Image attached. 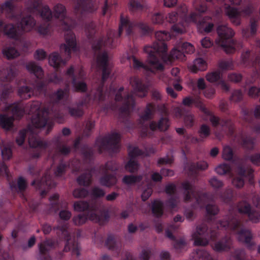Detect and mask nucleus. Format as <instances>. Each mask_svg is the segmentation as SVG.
<instances>
[{"label": "nucleus", "instance_id": "1", "mask_svg": "<svg viewBox=\"0 0 260 260\" xmlns=\"http://www.w3.org/2000/svg\"><path fill=\"white\" fill-rule=\"evenodd\" d=\"M115 32L112 30L108 31L106 37H102L94 42L92 47L95 52V54H98L96 56V67L98 69L102 70V83L95 91H92V93L89 96L87 95L84 99L81 100L78 103L70 106L68 108L70 114L75 117H81L84 111L83 107L87 106L90 103L91 100L93 101L102 102L105 100L106 93H103V87L104 81L107 80L111 73V66L108 62V56L106 52L102 53H99V51L103 47L111 48L115 46Z\"/></svg>", "mask_w": 260, "mask_h": 260}, {"label": "nucleus", "instance_id": "2", "mask_svg": "<svg viewBox=\"0 0 260 260\" xmlns=\"http://www.w3.org/2000/svg\"><path fill=\"white\" fill-rule=\"evenodd\" d=\"M27 108H29L28 114L33 115L31 118L32 125L28 127L29 132L28 143L31 147L38 149L37 152L34 153L32 157H38L42 151L48 147V143L42 141L39 137L37 135V129H41L46 126L47 130L46 134H48L51 129L53 124L51 122L48 121L50 110L47 108L41 110V103L39 102H33L27 106L26 111Z\"/></svg>", "mask_w": 260, "mask_h": 260}, {"label": "nucleus", "instance_id": "3", "mask_svg": "<svg viewBox=\"0 0 260 260\" xmlns=\"http://www.w3.org/2000/svg\"><path fill=\"white\" fill-rule=\"evenodd\" d=\"M156 41L154 43L152 46H147L144 48V51L148 54L147 63L145 64L138 60L134 56H127V60L130 63H132L135 69H143L147 71L154 72L155 71H162L164 66L157 56H161L163 59H166V51L167 46L165 41L170 39V36L166 31H158L155 33Z\"/></svg>", "mask_w": 260, "mask_h": 260}, {"label": "nucleus", "instance_id": "4", "mask_svg": "<svg viewBox=\"0 0 260 260\" xmlns=\"http://www.w3.org/2000/svg\"><path fill=\"white\" fill-rule=\"evenodd\" d=\"M155 109L154 105L152 104L147 105L144 112L141 115L139 119V124L142 127L141 135L144 137L149 135V130L154 131L159 129L160 131H165L170 126V121L168 117H161L158 123L152 121L148 124V121L151 118L153 111Z\"/></svg>", "mask_w": 260, "mask_h": 260}, {"label": "nucleus", "instance_id": "5", "mask_svg": "<svg viewBox=\"0 0 260 260\" xmlns=\"http://www.w3.org/2000/svg\"><path fill=\"white\" fill-rule=\"evenodd\" d=\"M182 103L184 105L188 107H190L193 104H194L195 106L199 108L205 115L209 116V120L213 127L220 126L224 133L228 132L230 135L233 134L235 128L232 120L228 118L220 119L213 115L198 98L186 97L183 100Z\"/></svg>", "mask_w": 260, "mask_h": 260}, {"label": "nucleus", "instance_id": "6", "mask_svg": "<svg viewBox=\"0 0 260 260\" xmlns=\"http://www.w3.org/2000/svg\"><path fill=\"white\" fill-rule=\"evenodd\" d=\"M74 210L82 212L87 210L89 220L104 224L109 218L108 211L101 209L100 204L95 201L88 203L84 201H76L73 205Z\"/></svg>", "mask_w": 260, "mask_h": 260}, {"label": "nucleus", "instance_id": "7", "mask_svg": "<svg viewBox=\"0 0 260 260\" xmlns=\"http://www.w3.org/2000/svg\"><path fill=\"white\" fill-rule=\"evenodd\" d=\"M52 12L47 5L42 7L40 11V15L43 20L50 21L53 16L58 21V25L60 29L67 31L66 32L71 31L72 26L68 23L69 19L67 16V10L66 7L62 4L57 3L54 5Z\"/></svg>", "mask_w": 260, "mask_h": 260}, {"label": "nucleus", "instance_id": "8", "mask_svg": "<svg viewBox=\"0 0 260 260\" xmlns=\"http://www.w3.org/2000/svg\"><path fill=\"white\" fill-rule=\"evenodd\" d=\"M218 229H230L237 235L239 241L245 243L249 247L252 246L251 240L252 234L248 230L241 227V221L237 216L229 217L226 221H220L217 225Z\"/></svg>", "mask_w": 260, "mask_h": 260}, {"label": "nucleus", "instance_id": "9", "mask_svg": "<svg viewBox=\"0 0 260 260\" xmlns=\"http://www.w3.org/2000/svg\"><path fill=\"white\" fill-rule=\"evenodd\" d=\"M218 235L217 232L209 229L206 224L203 223L196 226L192 233L191 237L194 245L205 246L209 244L210 240H215Z\"/></svg>", "mask_w": 260, "mask_h": 260}, {"label": "nucleus", "instance_id": "10", "mask_svg": "<svg viewBox=\"0 0 260 260\" xmlns=\"http://www.w3.org/2000/svg\"><path fill=\"white\" fill-rule=\"evenodd\" d=\"M217 32L219 38L216 40L215 42L220 46L226 53L230 54L234 52L235 47L237 48L243 47L242 42L237 44L233 43L231 45H227L226 40L232 38L234 36L235 32L231 28L228 27L226 25H219L217 28Z\"/></svg>", "mask_w": 260, "mask_h": 260}, {"label": "nucleus", "instance_id": "11", "mask_svg": "<svg viewBox=\"0 0 260 260\" xmlns=\"http://www.w3.org/2000/svg\"><path fill=\"white\" fill-rule=\"evenodd\" d=\"M182 187L184 190V199L185 202L192 201L193 199L196 200L193 208H202L208 202L207 194L197 192L195 187L188 181L183 182Z\"/></svg>", "mask_w": 260, "mask_h": 260}, {"label": "nucleus", "instance_id": "12", "mask_svg": "<svg viewBox=\"0 0 260 260\" xmlns=\"http://www.w3.org/2000/svg\"><path fill=\"white\" fill-rule=\"evenodd\" d=\"M120 135L117 133L113 132L98 139L96 141V145L98 147L100 152L104 150L116 152L120 147Z\"/></svg>", "mask_w": 260, "mask_h": 260}, {"label": "nucleus", "instance_id": "13", "mask_svg": "<svg viewBox=\"0 0 260 260\" xmlns=\"http://www.w3.org/2000/svg\"><path fill=\"white\" fill-rule=\"evenodd\" d=\"M68 224H64L62 226L58 225L54 228V230H58L61 233L62 236L67 240V243L64 248V251H71L73 254L78 256L80 255V247L75 239H72L67 229Z\"/></svg>", "mask_w": 260, "mask_h": 260}, {"label": "nucleus", "instance_id": "14", "mask_svg": "<svg viewBox=\"0 0 260 260\" xmlns=\"http://www.w3.org/2000/svg\"><path fill=\"white\" fill-rule=\"evenodd\" d=\"M123 87H120L115 95L116 101H121L122 106L120 108L121 114L127 115L132 111L135 106V102L134 96L132 94L127 93L123 97L121 92L123 90Z\"/></svg>", "mask_w": 260, "mask_h": 260}, {"label": "nucleus", "instance_id": "15", "mask_svg": "<svg viewBox=\"0 0 260 260\" xmlns=\"http://www.w3.org/2000/svg\"><path fill=\"white\" fill-rule=\"evenodd\" d=\"M137 26L142 30L144 34L149 33L151 31V28L145 23L140 22L136 24L134 22H131L126 18H124L123 16H121L120 24L119 27V32L118 36H120L123 28L126 29V32L127 35H129L134 27Z\"/></svg>", "mask_w": 260, "mask_h": 260}, {"label": "nucleus", "instance_id": "16", "mask_svg": "<svg viewBox=\"0 0 260 260\" xmlns=\"http://www.w3.org/2000/svg\"><path fill=\"white\" fill-rule=\"evenodd\" d=\"M51 142L55 147L53 154L49 152V155L52 156L53 162H55L57 158H60L61 155H66L70 152L71 147L64 143L60 134L54 137Z\"/></svg>", "mask_w": 260, "mask_h": 260}, {"label": "nucleus", "instance_id": "17", "mask_svg": "<svg viewBox=\"0 0 260 260\" xmlns=\"http://www.w3.org/2000/svg\"><path fill=\"white\" fill-rule=\"evenodd\" d=\"M98 9L95 0H77L74 12L81 16L92 13Z\"/></svg>", "mask_w": 260, "mask_h": 260}, {"label": "nucleus", "instance_id": "18", "mask_svg": "<svg viewBox=\"0 0 260 260\" xmlns=\"http://www.w3.org/2000/svg\"><path fill=\"white\" fill-rule=\"evenodd\" d=\"M253 170L248 167L244 162L240 164L236 170L238 176L234 177L232 180V184L237 188H242L244 185L243 177L248 176L250 177L253 172Z\"/></svg>", "mask_w": 260, "mask_h": 260}, {"label": "nucleus", "instance_id": "19", "mask_svg": "<svg viewBox=\"0 0 260 260\" xmlns=\"http://www.w3.org/2000/svg\"><path fill=\"white\" fill-rule=\"evenodd\" d=\"M64 38L66 43L60 45V49L68 55V58H70L72 51L75 52L77 50L76 40L75 35L72 31L66 32ZM64 60L67 61L69 58Z\"/></svg>", "mask_w": 260, "mask_h": 260}, {"label": "nucleus", "instance_id": "20", "mask_svg": "<svg viewBox=\"0 0 260 260\" xmlns=\"http://www.w3.org/2000/svg\"><path fill=\"white\" fill-rule=\"evenodd\" d=\"M166 19L169 23H174L171 27V30L173 32L176 34H183L185 31V26L178 13L173 12L169 13Z\"/></svg>", "mask_w": 260, "mask_h": 260}, {"label": "nucleus", "instance_id": "21", "mask_svg": "<svg viewBox=\"0 0 260 260\" xmlns=\"http://www.w3.org/2000/svg\"><path fill=\"white\" fill-rule=\"evenodd\" d=\"M239 213L247 214L249 219L253 222L259 221L260 213L254 210H251L249 204L246 202H240L237 207Z\"/></svg>", "mask_w": 260, "mask_h": 260}, {"label": "nucleus", "instance_id": "22", "mask_svg": "<svg viewBox=\"0 0 260 260\" xmlns=\"http://www.w3.org/2000/svg\"><path fill=\"white\" fill-rule=\"evenodd\" d=\"M129 83L133 88L134 92L140 98L145 96L148 92L147 86L143 83L138 77L134 76L129 79Z\"/></svg>", "mask_w": 260, "mask_h": 260}, {"label": "nucleus", "instance_id": "23", "mask_svg": "<svg viewBox=\"0 0 260 260\" xmlns=\"http://www.w3.org/2000/svg\"><path fill=\"white\" fill-rule=\"evenodd\" d=\"M166 193L171 196L170 198L166 202V205L171 209L175 208L179 202L178 195L176 193V187L174 184H169L166 186Z\"/></svg>", "mask_w": 260, "mask_h": 260}, {"label": "nucleus", "instance_id": "24", "mask_svg": "<svg viewBox=\"0 0 260 260\" xmlns=\"http://www.w3.org/2000/svg\"><path fill=\"white\" fill-rule=\"evenodd\" d=\"M36 25V21L33 17L30 15L23 16L18 24L21 31L28 32L31 31Z\"/></svg>", "mask_w": 260, "mask_h": 260}, {"label": "nucleus", "instance_id": "25", "mask_svg": "<svg viewBox=\"0 0 260 260\" xmlns=\"http://www.w3.org/2000/svg\"><path fill=\"white\" fill-rule=\"evenodd\" d=\"M211 19V18L208 16L201 18V16L199 14L193 12L190 14L187 20L189 22L195 23L197 24L199 32L203 33V27H204L208 23L207 21Z\"/></svg>", "mask_w": 260, "mask_h": 260}, {"label": "nucleus", "instance_id": "26", "mask_svg": "<svg viewBox=\"0 0 260 260\" xmlns=\"http://www.w3.org/2000/svg\"><path fill=\"white\" fill-rule=\"evenodd\" d=\"M66 75L72 78L73 87L76 91L85 92L87 90L86 84L82 81H78L74 75V68L71 67L67 71Z\"/></svg>", "mask_w": 260, "mask_h": 260}, {"label": "nucleus", "instance_id": "27", "mask_svg": "<svg viewBox=\"0 0 260 260\" xmlns=\"http://www.w3.org/2000/svg\"><path fill=\"white\" fill-rule=\"evenodd\" d=\"M105 245L110 250L117 253V255L120 252L122 245L120 241L117 240L112 235H109L105 242Z\"/></svg>", "mask_w": 260, "mask_h": 260}, {"label": "nucleus", "instance_id": "28", "mask_svg": "<svg viewBox=\"0 0 260 260\" xmlns=\"http://www.w3.org/2000/svg\"><path fill=\"white\" fill-rule=\"evenodd\" d=\"M225 13L233 24L236 26L240 25V12L237 9L228 6L225 7Z\"/></svg>", "mask_w": 260, "mask_h": 260}, {"label": "nucleus", "instance_id": "29", "mask_svg": "<svg viewBox=\"0 0 260 260\" xmlns=\"http://www.w3.org/2000/svg\"><path fill=\"white\" fill-rule=\"evenodd\" d=\"M232 241L230 237L226 236L215 243L213 247L214 250L217 252L226 251L231 248Z\"/></svg>", "mask_w": 260, "mask_h": 260}, {"label": "nucleus", "instance_id": "30", "mask_svg": "<svg viewBox=\"0 0 260 260\" xmlns=\"http://www.w3.org/2000/svg\"><path fill=\"white\" fill-rule=\"evenodd\" d=\"M3 24L4 22H3ZM4 28L5 34L10 38L13 39L15 41H18L21 40V35L19 32L15 27L12 24H8L3 25L2 29Z\"/></svg>", "mask_w": 260, "mask_h": 260}, {"label": "nucleus", "instance_id": "31", "mask_svg": "<svg viewBox=\"0 0 260 260\" xmlns=\"http://www.w3.org/2000/svg\"><path fill=\"white\" fill-rule=\"evenodd\" d=\"M35 184H36V188L38 189L43 188L46 186L49 188H51L54 186V183L51 180L50 174L48 172L45 173L41 180L37 181H33L31 185H34Z\"/></svg>", "mask_w": 260, "mask_h": 260}, {"label": "nucleus", "instance_id": "32", "mask_svg": "<svg viewBox=\"0 0 260 260\" xmlns=\"http://www.w3.org/2000/svg\"><path fill=\"white\" fill-rule=\"evenodd\" d=\"M66 62L67 60H63L57 52H53L49 56V63L54 68H59L65 65Z\"/></svg>", "mask_w": 260, "mask_h": 260}, {"label": "nucleus", "instance_id": "33", "mask_svg": "<svg viewBox=\"0 0 260 260\" xmlns=\"http://www.w3.org/2000/svg\"><path fill=\"white\" fill-rule=\"evenodd\" d=\"M167 50L166 51V55L165 56L166 57V59H163L161 55L157 56V58L159 59L160 61V58H161V59L164 61H167V60L171 61L172 60L175 59H179L181 60H183L184 59L185 55L180 50L174 48L172 50L169 55L167 54Z\"/></svg>", "mask_w": 260, "mask_h": 260}, {"label": "nucleus", "instance_id": "34", "mask_svg": "<svg viewBox=\"0 0 260 260\" xmlns=\"http://www.w3.org/2000/svg\"><path fill=\"white\" fill-rule=\"evenodd\" d=\"M103 174L104 175L100 179V183L102 185L110 187L116 184L117 179L115 174Z\"/></svg>", "mask_w": 260, "mask_h": 260}, {"label": "nucleus", "instance_id": "35", "mask_svg": "<svg viewBox=\"0 0 260 260\" xmlns=\"http://www.w3.org/2000/svg\"><path fill=\"white\" fill-rule=\"evenodd\" d=\"M68 86L63 89H59L51 95V100L54 103H58L60 100L68 98L69 93V83Z\"/></svg>", "mask_w": 260, "mask_h": 260}, {"label": "nucleus", "instance_id": "36", "mask_svg": "<svg viewBox=\"0 0 260 260\" xmlns=\"http://www.w3.org/2000/svg\"><path fill=\"white\" fill-rule=\"evenodd\" d=\"M56 243L51 239H48L41 242L39 245V251L41 255L46 254L50 250L55 248Z\"/></svg>", "mask_w": 260, "mask_h": 260}, {"label": "nucleus", "instance_id": "37", "mask_svg": "<svg viewBox=\"0 0 260 260\" xmlns=\"http://www.w3.org/2000/svg\"><path fill=\"white\" fill-rule=\"evenodd\" d=\"M207 65L206 61L201 58L196 59L192 65L189 66L190 70L193 73L198 71H204L207 69Z\"/></svg>", "mask_w": 260, "mask_h": 260}, {"label": "nucleus", "instance_id": "38", "mask_svg": "<svg viewBox=\"0 0 260 260\" xmlns=\"http://www.w3.org/2000/svg\"><path fill=\"white\" fill-rule=\"evenodd\" d=\"M28 71L34 74L38 79L42 78L43 73L42 69L34 62H30L26 64Z\"/></svg>", "mask_w": 260, "mask_h": 260}, {"label": "nucleus", "instance_id": "39", "mask_svg": "<svg viewBox=\"0 0 260 260\" xmlns=\"http://www.w3.org/2000/svg\"><path fill=\"white\" fill-rule=\"evenodd\" d=\"M92 172V169L87 170L79 176L77 179L78 183L80 185L88 186L91 182Z\"/></svg>", "mask_w": 260, "mask_h": 260}, {"label": "nucleus", "instance_id": "40", "mask_svg": "<svg viewBox=\"0 0 260 260\" xmlns=\"http://www.w3.org/2000/svg\"><path fill=\"white\" fill-rule=\"evenodd\" d=\"M208 167V165L206 161H201L197 164L191 162L188 165V169L191 175L196 174L198 170H205Z\"/></svg>", "mask_w": 260, "mask_h": 260}, {"label": "nucleus", "instance_id": "41", "mask_svg": "<svg viewBox=\"0 0 260 260\" xmlns=\"http://www.w3.org/2000/svg\"><path fill=\"white\" fill-rule=\"evenodd\" d=\"M14 117L12 116H9L6 114L0 115V125L6 130H9L13 125Z\"/></svg>", "mask_w": 260, "mask_h": 260}, {"label": "nucleus", "instance_id": "42", "mask_svg": "<svg viewBox=\"0 0 260 260\" xmlns=\"http://www.w3.org/2000/svg\"><path fill=\"white\" fill-rule=\"evenodd\" d=\"M240 64L245 67L254 66L255 62L252 61L250 50H247L242 53L240 59Z\"/></svg>", "mask_w": 260, "mask_h": 260}, {"label": "nucleus", "instance_id": "43", "mask_svg": "<svg viewBox=\"0 0 260 260\" xmlns=\"http://www.w3.org/2000/svg\"><path fill=\"white\" fill-rule=\"evenodd\" d=\"M119 168L118 165L114 161H108L104 166H101L100 170L103 174L108 173L109 172H115Z\"/></svg>", "mask_w": 260, "mask_h": 260}, {"label": "nucleus", "instance_id": "44", "mask_svg": "<svg viewBox=\"0 0 260 260\" xmlns=\"http://www.w3.org/2000/svg\"><path fill=\"white\" fill-rule=\"evenodd\" d=\"M34 94V89L27 86H21L18 89L19 95L24 100L30 98Z\"/></svg>", "mask_w": 260, "mask_h": 260}, {"label": "nucleus", "instance_id": "45", "mask_svg": "<svg viewBox=\"0 0 260 260\" xmlns=\"http://www.w3.org/2000/svg\"><path fill=\"white\" fill-rule=\"evenodd\" d=\"M3 53L7 59H13L19 55V52L14 47L6 46L3 49Z\"/></svg>", "mask_w": 260, "mask_h": 260}, {"label": "nucleus", "instance_id": "46", "mask_svg": "<svg viewBox=\"0 0 260 260\" xmlns=\"http://www.w3.org/2000/svg\"><path fill=\"white\" fill-rule=\"evenodd\" d=\"M143 178L142 175H125L122 178V182L126 185H133L140 182Z\"/></svg>", "mask_w": 260, "mask_h": 260}, {"label": "nucleus", "instance_id": "47", "mask_svg": "<svg viewBox=\"0 0 260 260\" xmlns=\"http://www.w3.org/2000/svg\"><path fill=\"white\" fill-rule=\"evenodd\" d=\"M27 186V183L25 180L20 177L18 178L17 184H13V183L10 184V187L11 189L13 191H22L24 190Z\"/></svg>", "mask_w": 260, "mask_h": 260}, {"label": "nucleus", "instance_id": "48", "mask_svg": "<svg viewBox=\"0 0 260 260\" xmlns=\"http://www.w3.org/2000/svg\"><path fill=\"white\" fill-rule=\"evenodd\" d=\"M152 211L155 216H161L163 213V203L160 201H154L152 204Z\"/></svg>", "mask_w": 260, "mask_h": 260}, {"label": "nucleus", "instance_id": "49", "mask_svg": "<svg viewBox=\"0 0 260 260\" xmlns=\"http://www.w3.org/2000/svg\"><path fill=\"white\" fill-rule=\"evenodd\" d=\"M46 21V23L40 24L37 27V30L38 32L42 35H47L50 33L51 30V23L49 22V21Z\"/></svg>", "mask_w": 260, "mask_h": 260}, {"label": "nucleus", "instance_id": "50", "mask_svg": "<svg viewBox=\"0 0 260 260\" xmlns=\"http://www.w3.org/2000/svg\"><path fill=\"white\" fill-rule=\"evenodd\" d=\"M206 80L211 83L217 82L221 79V75L219 71H217L208 73L206 76Z\"/></svg>", "mask_w": 260, "mask_h": 260}, {"label": "nucleus", "instance_id": "51", "mask_svg": "<svg viewBox=\"0 0 260 260\" xmlns=\"http://www.w3.org/2000/svg\"><path fill=\"white\" fill-rule=\"evenodd\" d=\"M88 219V214L82 213L74 216L72 220L75 225L79 226L85 223Z\"/></svg>", "mask_w": 260, "mask_h": 260}, {"label": "nucleus", "instance_id": "52", "mask_svg": "<svg viewBox=\"0 0 260 260\" xmlns=\"http://www.w3.org/2000/svg\"><path fill=\"white\" fill-rule=\"evenodd\" d=\"M1 149L3 159L5 160L10 159L12 156L10 146L9 145L4 144L1 146Z\"/></svg>", "mask_w": 260, "mask_h": 260}, {"label": "nucleus", "instance_id": "53", "mask_svg": "<svg viewBox=\"0 0 260 260\" xmlns=\"http://www.w3.org/2000/svg\"><path fill=\"white\" fill-rule=\"evenodd\" d=\"M218 67L222 70H231L234 68L232 60H222L218 62Z\"/></svg>", "mask_w": 260, "mask_h": 260}, {"label": "nucleus", "instance_id": "54", "mask_svg": "<svg viewBox=\"0 0 260 260\" xmlns=\"http://www.w3.org/2000/svg\"><path fill=\"white\" fill-rule=\"evenodd\" d=\"M125 169L131 173L137 172L139 168V165L134 159L131 158L125 166Z\"/></svg>", "mask_w": 260, "mask_h": 260}, {"label": "nucleus", "instance_id": "55", "mask_svg": "<svg viewBox=\"0 0 260 260\" xmlns=\"http://www.w3.org/2000/svg\"><path fill=\"white\" fill-rule=\"evenodd\" d=\"M90 196L94 200L105 196V192L101 188L94 186L92 188L90 193Z\"/></svg>", "mask_w": 260, "mask_h": 260}, {"label": "nucleus", "instance_id": "56", "mask_svg": "<svg viewBox=\"0 0 260 260\" xmlns=\"http://www.w3.org/2000/svg\"><path fill=\"white\" fill-rule=\"evenodd\" d=\"M89 194L88 190L84 188H76L73 192V195L75 198H84Z\"/></svg>", "mask_w": 260, "mask_h": 260}, {"label": "nucleus", "instance_id": "57", "mask_svg": "<svg viewBox=\"0 0 260 260\" xmlns=\"http://www.w3.org/2000/svg\"><path fill=\"white\" fill-rule=\"evenodd\" d=\"M11 111L13 116H15L16 118L21 117L25 112L24 108L21 105H15L12 106Z\"/></svg>", "mask_w": 260, "mask_h": 260}, {"label": "nucleus", "instance_id": "58", "mask_svg": "<svg viewBox=\"0 0 260 260\" xmlns=\"http://www.w3.org/2000/svg\"><path fill=\"white\" fill-rule=\"evenodd\" d=\"M231 170L230 166L224 163L219 165L215 169L216 172L220 175H223L230 172Z\"/></svg>", "mask_w": 260, "mask_h": 260}, {"label": "nucleus", "instance_id": "59", "mask_svg": "<svg viewBox=\"0 0 260 260\" xmlns=\"http://www.w3.org/2000/svg\"><path fill=\"white\" fill-rule=\"evenodd\" d=\"M95 24L93 22L86 24L85 31L88 37H91L95 32Z\"/></svg>", "mask_w": 260, "mask_h": 260}, {"label": "nucleus", "instance_id": "60", "mask_svg": "<svg viewBox=\"0 0 260 260\" xmlns=\"http://www.w3.org/2000/svg\"><path fill=\"white\" fill-rule=\"evenodd\" d=\"M17 75V69L15 66L11 64L7 69V74L6 76V79L7 81L12 80Z\"/></svg>", "mask_w": 260, "mask_h": 260}, {"label": "nucleus", "instance_id": "61", "mask_svg": "<svg viewBox=\"0 0 260 260\" xmlns=\"http://www.w3.org/2000/svg\"><path fill=\"white\" fill-rule=\"evenodd\" d=\"M173 245L175 249L178 252L186 249V243L183 239L175 241Z\"/></svg>", "mask_w": 260, "mask_h": 260}, {"label": "nucleus", "instance_id": "62", "mask_svg": "<svg viewBox=\"0 0 260 260\" xmlns=\"http://www.w3.org/2000/svg\"><path fill=\"white\" fill-rule=\"evenodd\" d=\"M199 133L201 138H206L210 135V128L206 124H203L201 126Z\"/></svg>", "mask_w": 260, "mask_h": 260}, {"label": "nucleus", "instance_id": "63", "mask_svg": "<svg viewBox=\"0 0 260 260\" xmlns=\"http://www.w3.org/2000/svg\"><path fill=\"white\" fill-rule=\"evenodd\" d=\"M233 157L232 148L229 146H224L222 151V158L227 160H231Z\"/></svg>", "mask_w": 260, "mask_h": 260}, {"label": "nucleus", "instance_id": "64", "mask_svg": "<svg viewBox=\"0 0 260 260\" xmlns=\"http://www.w3.org/2000/svg\"><path fill=\"white\" fill-rule=\"evenodd\" d=\"M243 99V93L241 90H235L233 91L230 99L234 102H239Z\"/></svg>", "mask_w": 260, "mask_h": 260}]
</instances>
